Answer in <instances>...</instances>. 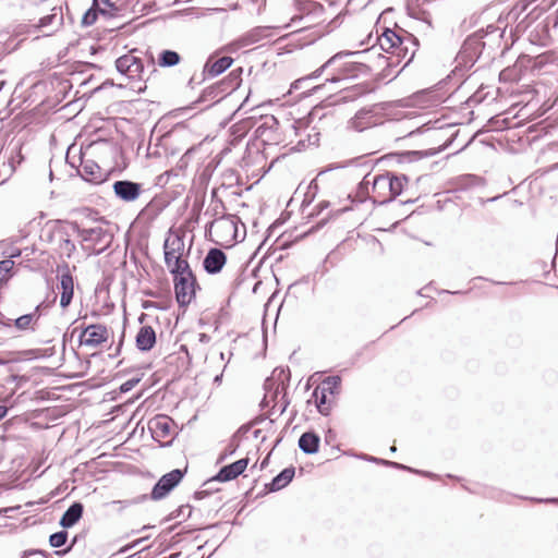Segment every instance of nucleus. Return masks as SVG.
<instances>
[{"mask_svg": "<svg viewBox=\"0 0 558 558\" xmlns=\"http://www.w3.org/2000/svg\"><path fill=\"white\" fill-rule=\"evenodd\" d=\"M145 539H147V537H142V538L134 541L132 544H129V545L124 546L123 548H121L120 553H122V554L126 553L128 550L136 547L138 544H141Z\"/></svg>", "mask_w": 558, "mask_h": 558, "instance_id": "nucleus-61", "label": "nucleus"}, {"mask_svg": "<svg viewBox=\"0 0 558 558\" xmlns=\"http://www.w3.org/2000/svg\"><path fill=\"white\" fill-rule=\"evenodd\" d=\"M385 108V104L381 102L360 109L352 120L353 128L362 132L368 128L380 124L383 122V111Z\"/></svg>", "mask_w": 558, "mask_h": 558, "instance_id": "nucleus-7", "label": "nucleus"}, {"mask_svg": "<svg viewBox=\"0 0 558 558\" xmlns=\"http://www.w3.org/2000/svg\"><path fill=\"white\" fill-rule=\"evenodd\" d=\"M144 62L140 57H136V62L130 65V72L126 73V77L130 80L142 81L144 78Z\"/></svg>", "mask_w": 558, "mask_h": 558, "instance_id": "nucleus-45", "label": "nucleus"}, {"mask_svg": "<svg viewBox=\"0 0 558 558\" xmlns=\"http://www.w3.org/2000/svg\"><path fill=\"white\" fill-rule=\"evenodd\" d=\"M69 227L82 239V248L89 256L102 254L113 241V234L102 227L81 228L75 221L70 222Z\"/></svg>", "mask_w": 558, "mask_h": 558, "instance_id": "nucleus-2", "label": "nucleus"}, {"mask_svg": "<svg viewBox=\"0 0 558 558\" xmlns=\"http://www.w3.org/2000/svg\"><path fill=\"white\" fill-rule=\"evenodd\" d=\"M388 174V187L389 198L388 201H395L403 191L404 184L409 182V178L405 174H396L393 172H386Z\"/></svg>", "mask_w": 558, "mask_h": 558, "instance_id": "nucleus-27", "label": "nucleus"}, {"mask_svg": "<svg viewBox=\"0 0 558 558\" xmlns=\"http://www.w3.org/2000/svg\"><path fill=\"white\" fill-rule=\"evenodd\" d=\"M135 51L136 49L131 50L129 53L123 54L116 60V69L120 74L126 75V73L130 72V65L136 62V56H134Z\"/></svg>", "mask_w": 558, "mask_h": 558, "instance_id": "nucleus-41", "label": "nucleus"}, {"mask_svg": "<svg viewBox=\"0 0 558 558\" xmlns=\"http://www.w3.org/2000/svg\"><path fill=\"white\" fill-rule=\"evenodd\" d=\"M558 27V10L547 15L543 21L538 22L529 33L531 44L546 47L550 45L553 37L551 31Z\"/></svg>", "mask_w": 558, "mask_h": 558, "instance_id": "nucleus-6", "label": "nucleus"}, {"mask_svg": "<svg viewBox=\"0 0 558 558\" xmlns=\"http://www.w3.org/2000/svg\"><path fill=\"white\" fill-rule=\"evenodd\" d=\"M13 325V319L7 317L2 312H0V326L4 328H11Z\"/></svg>", "mask_w": 558, "mask_h": 558, "instance_id": "nucleus-60", "label": "nucleus"}, {"mask_svg": "<svg viewBox=\"0 0 558 558\" xmlns=\"http://www.w3.org/2000/svg\"><path fill=\"white\" fill-rule=\"evenodd\" d=\"M94 7L104 8L114 13V17L119 15L120 9L112 0H93Z\"/></svg>", "mask_w": 558, "mask_h": 558, "instance_id": "nucleus-52", "label": "nucleus"}, {"mask_svg": "<svg viewBox=\"0 0 558 558\" xmlns=\"http://www.w3.org/2000/svg\"><path fill=\"white\" fill-rule=\"evenodd\" d=\"M63 271L60 276V289H61V296H60V306L62 308H66L73 299L74 294V282L73 277L69 270L68 264H64L62 267Z\"/></svg>", "mask_w": 558, "mask_h": 558, "instance_id": "nucleus-20", "label": "nucleus"}, {"mask_svg": "<svg viewBox=\"0 0 558 558\" xmlns=\"http://www.w3.org/2000/svg\"><path fill=\"white\" fill-rule=\"evenodd\" d=\"M25 555L26 558H48L47 553L40 549H27Z\"/></svg>", "mask_w": 558, "mask_h": 558, "instance_id": "nucleus-57", "label": "nucleus"}, {"mask_svg": "<svg viewBox=\"0 0 558 558\" xmlns=\"http://www.w3.org/2000/svg\"><path fill=\"white\" fill-rule=\"evenodd\" d=\"M187 468L189 464L185 461L183 468L163 474L154 485L149 498L155 501L166 498L181 483L187 473Z\"/></svg>", "mask_w": 558, "mask_h": 558, "instance_id": "nucleus-5", "label": "nucleus"}, {"mask_svg": "<svg viewBox=\"0 0 558 558\" xmlns=\"http://www.w3.org/2000/svg\"><path fill=\"white\" fill-rule=\"evenodd\" d=\"M13 325L17 330L25 331V330H35L36 325V316L35 314H25L22 315L15 319H13Z\"/></svg>", "mask_w": 558, "mask_h": 558, "instance_id": "nucleus-42", "label": "nucleus"}, {"mask_svg": "<svg viewBox=\"0 0 558 558\" xmlns=\"http://www.w3.org/2000/svg\"><path fill=\"white\" fill-rule=\"evenodd\" d=\"M184 234L175 233L166 239L163 248H170L174 254L183 256L184 253Z\"/></svg>", "mask_w": 558, "mask_h": 558, "instance_id": "nucleus-39", "label": "nucleus"}, {"mask_svg": "<svg viewBox=\"0 0 558 558\" xmlns=\"http://www.w3.org/2000/svg\"><path fill=\"white\" fill-rule=\"evenodd\" d=\"M226 263V253L221 248L211 247L203 259V267L208 275H217L222 270Z\"/></svg>", "mask_w": 558, "mask_h": 558, "instance_id": "nucleus-16", "label": "nucleus"}, {"mask_svg": "<svg viewBox=\"0 0 558 558\" xmlns=\"http://www.w3.org/2000/svg\"><path fill=\"white\" fill-rule=\"evenodd\" d=\"M173 421L171 417L167 415L156 416L155 418L149 421V430L151 432V436L155 440L161 444V446H166L171 442V440H163L172 436L173 429Z\"/></svg>", "mask_w": 558, "mask_h": 558, "instance_id": "nucleus-13", "label": "nucleus"}, {"mask_svg": "<svg viewBox=\"0 0 558 558\" xmlns=\"http://www.w3.org/2000/svg\"><path fill=\"white\" fill-rule=\"evenodd\" d=\"M357 457L359 458H367V456H357ZM367 460L369 462H374V463H377V464L391 465V466H395V468L408 470L410 472H413V473H416V474H421V475L429 477L432 480H435V478L438 477L435 473H432V472H428V471H420V470L411 469V468H408V466H405L403 464H399L397 462H390V461H387V460L378 459V458H376L374 456H368Z\"/></svg>", "mask_w": 558, "mask_h": 558, "instance_id": "nucleus-35", "label": "nucleus"}, {"mask_svg": "<svg viewBox=\"0 0 558 558\" xmlns=\"http://www.w3.org/2000/svg\"><path fill=\"white\" fill-rule=\"evenodd\" d=\"M233 59L229 56H223L217 60H214L213 57H209L204 64L201 82L206 81L207 78H214L225 71H227L233 63Z\"/></svg>", "mask_w": 558, "mask_h": 558, "instance_id": "nucleus-14", "label": "nucleus"}, {"mask_svg": "<svg viewBox=\"0 0 558 558\" xmlns=\"http://www.w3.org/2000/svg\"><path fill=\"white\" fill-rule=\"evenodd\" d=\"M369 71V66L363 62L349 61L344 62L339 68V73L335 74L326 80L329 83H337L345 77H355L359 74H366Z\"/></svg>", "mask_w": 558, "mask_h": 558, "instance_id": "nucleus-18", "label": "nucleus"}, {"mask_svg": "<svg viewBox=\"0 0 558 558\" xmlns=\"http://www.w3.org/2000/svg\"><path fill=\"white\" fill-rule=\"evenodd\" d=\"M99 14L109 19L114 17V13H111L110 11L104 8L94 7V3H92V7L82 16V26L93 25L96 22Z\"/></svg>", "mask_w": 558, "mask_h": 558, "instance_id": "nucleus-34", "label": "nucleus"}, {"mask_svg": "<svg viewBox=\"0 0 558 558\" xmlns=\"http://www.w3.org/2000/svg\"><path fill=\"white\" fill-rule=\"evenodd\" d=\"M505 28L488 25L478 29L464 40L460 53L468 62H476L483 58L489 61L495 58L496 50L500 49Z\"/></svg>", "mask_w": 558, "mask_h": 558, "instance_id": "nucleus-1", "label": "nucleus"}, {"mask_svg": "<svg viewBox=\"0 0 558 558\" xmlns=\"http://www.w3.org/2000/svg\"><path fill=\"white\" fill-rule=\"evenodd\" d=\"M298 13L291 17L288 26H298L303 20H311L307 25L300 26L293 32L294 35H300L311 31L313 27L324 21V5L314 0H299L295 4Z\"/></svg>", "mask_w": 558, "mask_h": 558, "instance_id": "nucleus-3", "label": "nucleus"}, {"mask_svg": "<svg viewBox=\"0 0 558 558\" xmlns=\"http://www.w3.org/2000/svg\"><path fill=\"white\" fill-rule=\"evenodd\" d=\"M373 195L371 199L375 205H386L390 203L389 198V187H388V174H377L371 180Z\"/></svg>", "mask_w": 558, "mask_h": 558, "instance_id": "nucleus-17", "label": "nucleus"}, {"mask_svg": "<svg viewBox=\"0 0 558 558\" xmlns=\"http://www.w3.org/2000/svg\"><path fill=\"white\" fill-rule=\"evenodd\" d=\"M405 34L407 36L403 38L402 44L397 45V47L393 50H391L390 53L392 54V57L388 62L389 65H397L404 60V65L402 68L404 69L414 59V56L420 46L418 39L411 33Z\"/></svg>", "mask_w": 558, "mask_h": 558, "instance_id": "nucleus-8", "label": "nucleus"}, {"mask_svg": "<svg viewBox=\"0 0 558 558\" xmlns=\"http://www.w3.org/2000/svg\"><path fill=\"white\" fill-rule=\"evenodd\" d=\"M141 379H142V377L138 376V377H134V378H131V379L126 380L125 383H123L119 387V391L121 393L129 392L130 390H132L141 381Z\"/></svg>", "mask_w": 558, "mask_h": 558, "instance_id": "nucleus-54", "label": "nucleus"}, {"mask_svg": "<svg viewBox=\"0 0 558 558\" xmlns=\"http://www.w3.org/2000/svg\"><path fill=\"white\" fill-rule=\"evenodd\" d=\"M260 434L259 429H253L250 425H243L231 437L228 446L221 453L233 454L239 450L245 451V453H252L254 450L258 452L259 449L256 441Z\"/></svg>", "mask_w": 558, "mask_h": 558, "instance_id": "nucleus-4", "label": "nucleus"}, {"mask_svg": "<svg viewBox=\"0 0 558 558\" xmlns=\"http://www.w3.org/2000/svg\"><path fill=\"white\" fill-rule=\"evenodd\" d=\"M226 97L225 93L222 92L219 86L215 84L206 87L202 94L199 95L198 99L196 100L197 104H204L209 102L207 107H211L213 105L219 102Z\"/></svg>", "mask_w": 558, "mask_h": 558, "instance_id": "nucleus-32", "label": "nucleus"}, {"mask_svg": "<svg viewBox=\"0 0 558 558\" xmlns=\"http://www.w3.org/2000/svg\"><path fill=\"white\" fill-rule=\"evenodd\" d=\"M282 225H283V221H282V220H280V219H277L275 222H272V223L268 227V229H267L268 236H270V235L276 231V229H277V228H279V227H280V226H282Z\"/></svg>", "mask_w": 558, "mask_h": 558, "instance_id": "nucleus-63", "label": "nucleus"}, {"mask_svg": "<svg viewBox=\"0 0 558 558\" xmlns=\"http://www.w3.org/2000/svg\"><path fill=\"white\" fill-rule=\"evenodd\" d=\"M410 17L426 23L429 27L432 26V15L428 11L420 5H409L407 8Z\"/></svg>", "mask_w": 558, "mask_h": 558, "instance_id": "nucleus-43", "label": "nucleus"}, {"mask_svg": "<svg viewBox=\"0 0 558 558\" xmlns=\"http://www.w3.org/2000/svg\"><path fill=\"white\" fill-rule=\"evenodd\" d=\"M361 53H362V51H340V52H337L331 58H329L322 66H319L311 75H308L306 78H302V80L295 81L294 82V87H298V84H300L304 80L319 77L324 73L325 70H327L328 68L332 66L333 64H336L338 61H340L344 57L359 56Z\"/></svg>", "mask_w": 558, "mask_h": 558, "instance_id": "nucleus-26", "label": "nucleus"}, {"mask_svg": "<svg viewBox=\"0 0 558 558\" xmlns=\"http://www.w3.org/2000/svg\"><path fill=\"white\" fill-rule=\"evenodd\" d=\"M320 438L315 432H305L299 438V448L303 453H317Z\"/></svg>", "mask_w": 558, "mask_h": 558, "instance_id": "nucleus-28", "label": "nucleus"}, {"mask_svg": "<svg viewBox=\"0 0 558 558\" xmlns=\"http://www.w3.org/2000/svg\"><path fill=\"white\" fill-rule=\"evenodd\" d=\"M372 89L367 84H357L354 85L352 88L347 89V95L343 96L344 99L353 100L360 96L366 95Z\"/></svg>", "mask_w": 558, "mask_h": 558, "instance_id": "nucleus-46", "label": "nucleus"}, {"mask_svg": "<svg viewBox=\"0 0 558 558\" xmlns=\"http://www.w3.org/2000/svg\"><path fill=\"white\" fill-rule=\"evenodd\" d=\"M447 145L439 146L437 148H429L425 150H405L392 154L391 156L397 158L398 162H414L423 158L433 157L442 151Z\"/></svg>", "mask_w": 558, "mask_h": 558, "instance_id": "nucleus-22", "label": "nucleus"}, {"mask_svg": "<svg viewBox=\"0 0 558 558\" xmlns=\"http://www.w3.org/2000/svg\"><path fill=\"white\" fill-rule=\"evenodd\" d=\"M14 267V262L10 258L0 260V286L7 283L10 279L11 270Z\"/></svg>", "mask_w": 558, "mask_h": 558, "instance_id": "nucleus-47", "label": "nucleus"}, {"mask_svg": "<svg viewBox=\"0 0 558 558\" xmlns=\"http://www.w3.org/2000/svg\"><path fill=\"white\" fill-rule=\"evenodd\" d=\"M84 507L81 502H73L62 514L59 524L63 529L74 526L82 518Z\"/></svg>", "mask_w": 558, "mask_h": 558, "instance_id": "nucleus-25", "label": "nucleus"}, {"mask_svg": "<svg viewBox=\"0 0 558 558\" xmlns=\"http://www.w3.org/2000/svg\"><path fill=\"white\" fill-rule=\"evenodd\" d=\"M515 69L523 75L526 71H531L535 74L533 56L520 54L514 62Z\"/></svg>", "mask_w": 558, "mask_h": 558, "instance_id": "nucleus-44", "label": "nucleus"}, {"mask_svg": "<svg viewBox=\"0 0 558 558\" xmlns=\"http://www.w3.org/2000/svg\"><path fill=\"white\" fill-rule=\"evenodd\" d=\"M340 384L341 378L339 376H329L323 380L320 389L324 390L325 392L333 395L340 387Z\"/></svg>", "mask_w": 558, "mask_h": 558, "instance_id": "nucleus-48", "label": "nucleus"}, {"mask_svg": "<svg viewBox=\"0 0 558 558\" xmlns=\"http://www.w3.org/2000/svg\"><path fill=\"white\" fill-rule=\"evenodd\" d=\"M68 541V532L65 530L56 532L49 536V544L51 547L60 548Z\"/></svg>", "mask_w": 558, "mask_h": 558, "instance_id": "nucleus-49", "label": "nucleus"}, {"mask_svg": "<svg viewBox=\"0 0 558 558\" xmlns=\"http://www.w3.org/2000/svg\"><path fill=\"white\" fill-rule=\"evenodd\" d=\"M70 222L57 220L56 221V228L54 231L61 238V244L60 247L63 250L68 257H71V255L75 252L76 246L75 244L69 239V232L65 228V226H69Z\"/></svg>", "mask_w": 558, "mask_h": 558, "instance_id": "nucleus-31", "label": "nucleus"}, {"mask_svg": "<svg viewBox=\"0 0 558 558\" xmlns=\"http://www.w3.org/2000/svg\"><path fill=\"white\" fill-rule=\"evenodd\" d=\"M329 207V202L328 201H322L320 203H318V205L315 207V210L314 213L312 214V216L314 215H319L323 210H325L326 208Z\"/></svg>", "mask_w": 558, "mask_h": 558, "instance_id": "nucleus-62", "label": "nucleus"}, {"mask_svg": "<svg viewBox=\"0 0 558 558\" xmlns=\"http://www.w3.org/2000/svg\"><path fill=\"white\" fill-rule=\"evenodd\" d=\"M185 508L189 509V513H187V518H189L191 515L192 508H191V506L186 505V506H181L178 509H175L174 511H172L166 520L169 521V520H172V519L183 515Z\"/></svg>", "mask_w": 558, "mask_h": 558, "instance_id": "nucleus-56", "label": "nucleus"}, {"mask_svg": "<svg viewBox=\"0 0 558 558\" xmlns=\"http://www.w3.org/2000/svg\"><path fill=\"white\" fill-rule=\"evenodd\" d=\"M208 496H210V494L205 487H202L201 489L196 490L193 495L194 499L196 500H202L204 498H207Z\"/></svg>", "mask_w": 558, "mask_h": 558, "instance_id": "nucleus-59", "label": "nucleus"}, {"mask_svg": "<svg viewBox=\"0 0 558 558\" xmlns=\"http://www.w3.org/2000/svg\"><path fill=\"white\" fill-rule=\"evenodd\" d=\"M248 462V458H243L223 465L215 476L204 482V486H208L216 482L225 483L236 478L246 470Z\"/></svg>", "mask_w": 558, "mask_h": 558, "instance_id": "nucleus-10", "label": "nucleus"}, {"mask_svg": "<svg viewBox=\"0 0 558 558\" xmlns=\"http://www.w3.org/2000/svg\"><path fill=\"white\" fill-rule=\"evenodd\" d=\"M64 23L63 7H54L51 12L38 20L35 25L36 28L43 29L46 27H54V31L59 29Z\"/></svg>", "mask_w": 558, "mask_h": 558, "instance_id": "nucleus-24", "label": "nucleus"}, {"mask_svg": "<svg viewBox=\"0 0 558 558\" xmlns=\"http://www.w3.org/2000/svg\"><path fill=\"white\" fill-rule=\"evenodd\" d=\"M312 397L315 399L316 408L322 415H329L330 413V404L327 403V392L320 389V387H316L312 393Z\"/></svg>", "mask_w": 558, "mask_h": 558, "instance_id": "nucleus-38", "label": "nucleus"}, {"mask_svg": "<svg viewBox=\"0 0 558 558\" xmlns=\"http://www.w3.org/2000/svg\"><path fill=\"white\" fill-rule=\"evenodd\" d=\"M459 181L461 182L462 186H470L475 184V182L477 181V177L473 174H466L461 177Z\"/></svg>", "mask_w": 558, "mask_h": 558, "instance_id": "nucleus-58", "label": "nucleus"}, {"mask_svg": "<svg viewBox=\"0 0 558 558\" xmlns=\"http://www.w3.org/2000/svg\"><path fill=\"white\" fill-rule=\"evenodd\" d=\"M112 190L118 199L132 203L141 196L143 184L131 180H118L113 182Z\"/></svg>", "mask_w": 558, "mask_h": 558, "instance_id": "nucleus-11", "label": "nucleus"}, {"mask_svg": "<svg viewBox=\"0 0 558 558\" xmlns=\"http://www.w3.org/2000/svg\"><path fill=\"white\" fill-rule=\"evenodd\" d=\"M408 33L403 28H388L384 27L383 33L377 37L378 45L381 50L386 52H391L397 45H401L403 38L407 36Z\"/></svg>", "mask_w": 558, "mask_h": 558, "instance_id": "nucleus-15", "label": "nucleus"}, {"mask_svg": "<svg viewBox=\"0 0 558 558\" xmlns=\"http://www.w3.org/2000/svg\"><path fill=\"white\" fill-rule=\"evenodd\" d=\"M242 69L232 70L223 80L216 83L219 88L222 89L226 96L231 94L238 87H240L242 82Z\"/></svg>", "mask_w": 558, "mask_h": 558, "instance_id": "nucleus-29", "label": "nucleus"}, {"mask_svg": "<svg viewBox=\"0 0 558 558\" xmlns=\"http://www.w3.org/2000/svg\"><path fill=\"white\" fill-rule=\"evenodd\" d=\"M235 219H236V216L230 215V214H225L219 218V220H226V222H223L220 227L222 229H225L226 231H228V232L232 231L235 234L236 233Z\"/></svg>", "mask_w": 558, "mask_h": 558, "instance_id": "nucleus-51", "label": "nucleus"}, {"mask_svg": "<svg viewBox=\"0 0 558 558\" xmlns=\"http://www.w3.org/2000/svg\"><path fill=\"white\" fill-rule=\"evenodd\" d=\"M108 328L101 324H92L84 328L78 337L81 345L96 348L108 340Z\"/></svg>", "mask_w": 558, "mask_h": 558, "instance_id": "nucleus-12", "label": "nucleus"}, {"mask_svg": "<svg viewBox=\"0 0 558 558\" xmlns=\"http://www.w3.org/2000/svg\"><path fill=\"white\" fill-rule=\"evenodd\" d=\"M181 56L174 50H162L158 56V64L161 68H171L179 64Z\"/></svg>", "mask_w": 558, "mask_h": 558, "instance_id": "nucleus-40", "label": "nucleus"}, {"mask_svg": "<svg viewBox=\"0 0 558 558\" xmlns=\"http://www.w3.org/2000/svg\"><path fill=\"white\" fill-rule=\"evenodd\" d=\"M294 474V468H286L270 483L266 484V489L268 492H277L284 488L292 481Z\"/></svg>", "mask_w": 558, "mask_h": 558, "instance_id": "nucleus-30", "label": "nucleus"}, {"mask_svg": "<svg viewBox=\"0 0 558 558\" xmlns=\"http://www.w3.org/2000/svg\"><path fill=\"white\" fill-rule=\"evenodd\" d=\"M165 254V264L167 267H171V265L177 260V258H182L180 255L174 254L170 248H163Z\"/></svg>", "mask_w": 558, "mask_h": 558, "instance_id": "nucleus-55", "label": "nucleus"}, {"mask_svg": "<svg viewBox=\"0 0 558 558\" xmlns=\"http://www.w3.org/2000/svg\"><path fill=\"white\" fill-rule=\"evenodd\" d=\"M371 174H366L363 180L357 184L355 195L352 197L350 194L349 197L352 198V202L363 203L367 198H371L369 196V185H371Z\"/></svg>", "mask_w": 558, "mask_h": 558, "instance_id": "nucleus-37", "label": "nucleus"}, {"mask_svg": "<svg viewBox=\"0 0 558 558\" xmlns=\"http://www.w3.org/2000/svg\"><path fill=\"white\" fill-rule=\"evenodd\" d=\"M522 77V74L515 69V65L506 68L500 72V80L515 82Z\"/></svg>", "mask_w": 558, "mask_h": 558, "instance_id": "nucleus-50", "label": "nucleus"}, {"mask_svg": "<svg viewBox=\"0 0 558 558\" xmlns=\"http://www.w3.org/2000/svg\"><path fill=\"white\" fill-rule=\"evenodd\" d=\"M173 283L175 300L180 307L190 305L195 299L196 289H201L195 275L190 277H175Z\"/></svg>", "mask_w": 558, "mask_h": 558, "instance_id": "nucleus-9", "label": "nucleus"}, {"mask_svg": "<svg viewBox=\"0 0 558 558\" xmlns=\"http://www.w3.org/2000/svg\"><path fill=\"white\" fill-rule=\"evenodd\" d=\"M77 171L83 180L94 184H100L106 179L100 167L90 159L85 160L81 158V165Z\"/></svg>", "mask_w": 558, "mask_h": 558, "instance_id": "nucleus-19", "label": "nucleus"}, {"mask_svg": "<svg viewBox=\"0 0 558 558\" xmlns=\"http://www.w3.org/2000/svg\"><path fill=\"white\" fill-rule=\"evenodd\" d=\"M137 350L147 352L156 344V332L151 326H142L135 337Z\"/></svg>", "mask_w": 558, "mask_h": 558, "instance_id": "nucleus-23", "label": "nucleus"}, {"mask_svg": "<svg viewBox=\"0 0 558 558\" xmlns=\"http://www.w3.org/2000/svg\"><path fill=\"white\" fill-rule=\"evenodd\" d=\"M319 133L318 132H314V133H311L307 135V141H308V144L310 145H318V142H319Z\"/></svg>", "mask_w": 558, "mask_h": 558, "instance_id": "nucleus-64", "label": "nucleus"}, {"mask_svg": "<svg viewBox=\"0 0 558 558\" xmlns=\"http://www.w3.org/2000/svg\"><path fill=\"white\" fill-rule=\"evenodd\" d=\"M324 441L325 446H328L330 450H341L340 445L337 442V434L333 430L328 429L326 432Z\"/></svg>", "mask_w": 558, "mask_h": 558, "instance_id": "nucleus-53", "label": "nucleus"}, {"mask_svg": "<svg viewBox=\"0 0 558 558\" xmlns=\"http://www.w3.org/2000/svg\"><path fill=\"white\" fill-rule=\"evenodd\" d=\"M557 60V53L553 50H547L537 56H533L535 74L554 72V69L558 68V64L556 63Z\"/></svg>", "mask_w": 558, "mask_h": 558, "instance_id": "nucleus-21", "label": "nucleus"}, {"mask_svg": "<svg viewBox=\"0 0 558 558\" xmlns=\"http://www.w3.org/2000/svg\"><path fill=\"white\" fill-rule=\"evenodd\" d=\"M268 27H255L240 37L239 43L242 47L256 44L268 36Z\"/></svg>", "mask_w": 558, "mask_h": 558, "instance_id": "nucleus-33", "label": "nucleus"}, {"mask_svg": "<svg viewBox=\"0 0 558 558\" xmlns=\"http://www.w3.org/2000/svg\"><path fill=\"white\" fill-rule=\"evenodd\" d=\"M170 274L172 275L173 279L177 277H190L193 276L194 272L192 271L190 264L186 259L183 258H177L174 263L171 265V267H168Z\"/></svg>", "mask_w": 558, "mask_h": 558, "instance_id": "nucleus-36", "label": "nucleus"}]
</instances>
